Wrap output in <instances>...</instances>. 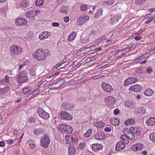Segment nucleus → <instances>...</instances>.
<instances>
[{"label":"nucleus","mask_w":155,"mask_h":155,"mask_svg":"<svg viewBox=\"0 0 155 155\" xmlns=\"http://www.w3.org/2000/svg\"><path fill=\"white\" fill-rule=\"evenodd\" d=\"M48 34V32L46 31H43L41 33V34L39 36V38L41 40H43L47 38L49 36V35H51V34L49 33Z\"/></svg>","instance_id":"obj_17"},{"label":"nucleus","mask_w":155,"mask_h":155,"mask_svg":"<svg viewBox=\"0 0 155 155\" xmlns=\"http://www.w3.org/2000/svg\"><path fill=\"white\" fill-rule=\"evenodd\" d=\"M91 49L89 48H84V53H86L90 51Z\"/></svg>","instance_id":"obj_56"},{"label":"nucleus","mask_w":155,"mask_h":155,"mask_svg":"<svg viewBox=\"0 0 155 155\" xmlns=\"http://www.w3.org/2000/svg\"><path fill=\"white\" fill-rule=\"evenodd\" d=\"M110 121L111 124L114 126H118L120 124L119 120L117 118H111Z\"/></svg>","instance_id":"obj_22"},{"label":"nucleus","mask_w":155,"mask_h":155,"mask_svg":"<svg viewBox=\"0 0 155 155\" xmlns=\"http://www.w3.org/2000/svg\"><path fill=\"white\" fill-rule=\"evenodd\" d=\"M143 147V145L140 143H137L133 145L132 147V149L135 151L138 150H141Z\"/></svg>","instance_id":"obj_16"},{"label":"nucleus","mask_w":155,"mask_h":155,"mask_svg":"<svg viewBox=\"0 0 155 155\" xmlns=\"http://www.w3.org/2000/svg\"><path fill=\"white\" fill-rule=\"evenodd\" d=\"M65 124H61L59 125L58 128V129L59 131H61L63 133H65V130L66 128Z\"/></svg>","instance_id":"obj_27"},{"label":"nucleus","mask_w":155,"mask_h":155,"mask_svg":"<svg viewBox=\"0 0 155 155\" xmlns=\"http://www.w3.org/2000/svg\"><path fill=\"white\" fill-rule=\"evenodd\" d=\"M142 89V86L139 84H136L135 85L131 86L129 88L130 91H133L134 92H138L141 91Z\"/></svg>","instance_id":"obj_10"},{"label":"nucleus","mask_w":155,"mask_h":155,"mask_svg":"<svg viewBox=\"0 0 155 155\" xmlns=\"http://www.w3.org/2000/svg\"><path fill=\"white\" fill-rule=\"evenodd\" d=\"M126 130V132L124 133V134L123 135H124L126 136L127 137H128V136L130 135V134H131L132 133L130 130V129L129 130L128 129H124V132H125Z\"/></svg>","instance_id":"obj_41"},{"label":"nucleus","mask_w":155,"mask_h":155,"mask_svg":"<svg viewBox=\"0 0 155 155\" xmlns=\"http://www.w3.org/2000/svg\"><path fill=\"white\" fill-rule=\"evenodd\" d=\"M106 38V36H103L99 39V41H100L101 42L104 41V40Z\"/></svg>","instance_id":"obj_62"},{"label":"nucleus","mask_w":155,"mask_h":155,"mask_svg":"<svg viewBox=\"0 0 155 155\" xmlns=\"http://www.w3.org/2000/svg\"><path fill=\"white\" fill-rule=\"evenodd\" d=\"M106 100L107 104L109 105H112L115 102V98L114 97L112 96H108L106 98Z\"/></svg>","instance_id":"obj_13"},{"label":"nucleus","mask_w":155,"mask_h":155,"mask_svg":"<svg viewBox=\"0 0 155 155\" xmlns=\"http://www.w3.org/2000/svg\"><path fill=\"white\" fill-rule=\"evenodd\" d=\"M111 128L110 127H106L104 129V131L107 132H109L111 131Z\"/></svg>","instance_id":"obj_61"},{"label":"nucleus","mask_w":155,"mask_h":155,"mask_svg":"<svg viewBox=\"0 0 155 155\" xmlns=\"http://www.w3.org/2000/svg\"><path fill=\"white\" fill-rule=\"evenodd\" d=\"M89 18L88 16H81L78 18L77 24L79 25H81L88 20Z\"/></svg>","instance_id":"obj_9"},{"label":"nucleus","mask_w":155,"mask_h":155,"mask_svg":"<svg viewBox=\"0 0 155 155\" xmlns=\"http://www.w3.org/2000/svg\"><path fill=\"white\" fill-rule=\"evenodd\" d=\"M140 128L137 127H131L130 130L131 132L135 135H139L140 134Z\"/></svg>","instance_id":"obj_15"},{"label":"nucleus","mask_w":155,"mask_h":155,"mask_svg":"<svg viewBox=\"0 0 155 155\" xmlns=\"http://www.w3.org/2000/svg\"><path fill=\"white\" fill-rule=\"evenodd\" d=\"M68 155H73L76 153V149L74 146L70 145L68 147Z\"/></svg>","instance_id":"obj_20"},{"label":"nucleus","mask_w":155,"mask_h":155,"mask_svg":"<svg viewBox=\"0 0 155 155\" xmlns=\"http://www.w3.org/2000/svg\"><path fill=\"white\" fill-rule=\"evenodd\" d=\"M64 83L62 82L61 81H60L52 84L51 86H54L55 85V89H58Z\"/></svg>","instance_id":"obj_28"},{"label":"nucleus","mask_w":155,"mask_h":155,"mask_svg":"<svg viewBox=\"0 0 155 155\" xmlns=\"http://www.w3.org/2000/svg\"><path fill=\"white\" fill-rule=\"evenodd\" d=\"M35 68H31L30 69V74L31 76H35Z\"/></svg>","instance_id":"obj_39"},{"label":"nucleus","mask_w":155,"mask_h":155,"mask_svg":"<svg viewBox=\"0 0 155 155\" xmlns=\"http://www.w3.org/2000/svg\"><path fill=\"white\" fill-rule=\"evenodd\" d=\"M27 0H23L21 1L19 4L20 6L23 8H26L27 7H28L29 5V4Z\"/></svg>","instance_id":"obj_23"},{"label":"nucleus","mask_w":155,"mask_h":155,"mask_svg":"<svg viewBox=\"0 0 155 155\" xmlns=\"http://www.w3.org/2000/svg\"><path fill=\"white\" fill-rule=\"evenodd\" d=\"M46 54L42 48L38 49L33 53V57L37 60H44L46 58Z\"/></svg>","instance_id":"obj_1"},{"label":"nucleus","mask_w":155,"mask_h":155,"mask_svg":"<svg viewBox=\"0 0 155 155\" xmlns=\"http://www.w3.org/2000/svg\"><path fill=\"white\" fill-rule=\"evenodd\" d=\"M91 146V148L93 150V151L94 152L96 151V144H95L94 143L92 144Z\"/></svg>","instance_id":"obj_49"},{"label":"nucleus","mask_w":155,"mask_h":155,"mask_svg":"<svg viewBox=\"0 0 155 155\" xmlns=\"http://www.w3.org/2000/svg\"><path fill=\"white\" fill-rule=\"evenodd\" d=\"M138 79L134 77L128 78L124 81V85L125 86L134 83L137 81Z\"/></svg>","instance_id":"obj_6"},{"label":"nucleus","mask_w":155,"mask_h":155,"mask_svg":"<svg viewBox=\"0 0 155 155\" xmlns=\"http://www.w3.org/2000/svg\"><path fill=\"white\" fill-rule=\"evenodd\" d=\"M35 119H34L32 117H31L29 118L28 121L30 123H34Z\"/></svg>","instance_id":"obj_53"},{"label":"nucleus","mask_w":155,"mask_h":155,"mask_svg":"<svg viewBox=\"0 0 155 155\" xmlns=\"http://www.w3.org/2000/svg\"><path fill=\"white\" fill-rule=\"evenodd\" d=\"M27 23V21L26 20L21 18L16 19L15 21V24L18 26L25 25Z\"/></svg>","instance_id":"obj_11"},{"label":"nucleus","mask_w":155,"mask_h":155,"mask_svg":"<svg viewBox=\"0 0 155 155\" xmlns=\"http://www.w3.org/2000/svg\"><path fill=\"white\" fill-rule=\"evenodd\" d=\"M96 147L97 150L102 149L103 147L102 145L101 144H96Z\"/></svg>","instance_id":"obj_48"},{"label":"nucleus","mask_w":155,"mask_h":155,"mask_svg":"<svg viewBox=\"0 0 155 155\" xmlns=\"http://www.w3.org/2000/svg\"><path fill=\"white\" fill-rule=\"evenodd\" d=\"M18 81L19 83L22 84L26 82L28 80L27 77L23 73L20 72L18 74Z\"/></svg>","instance_id":"obj_8"},{"label":"nucleus","mask_w":155,"mask_h":155,"mask_svg":"<svg viewBox=\"0 0 155 155\" xmlns=\"http://www.w3.org/2000/svg\"><path fill=\"white\" fill-rule=\"evenodd\" d=\"M150 56L149 53H146L143 54V55L139 56L138 58L135 59L134 61L136 62H138L140 60H141L146 58L149 57Z\"/></svg>","instance_id":"obj_18"},{"label":"nucleus","mask_w":155,"mask_h":155,"mask_svg":"<svg viewBox=\"0 0 155 155\" xmlns=\"http://www.w3.org/2000/svg\"><path fill=\"white\" fill-rule=\"evenodd\" d=\"M135 123L134 120L132 119H128L125 122V124L127 126H129L130 125L133 124Z\"/></svg>","instance_id":"obj_32"},{"label":"nucleus","mask_w":155,"mask_h":155,"mask_svg":"<svg viewBox=\"0 0 155 155\" xmlns=\"http://www.w3.org/2000/svg\"><path fill=\"white\" fill-rule=\"evenodd\" d=\"M37 112L39 116L44 119L47 120L49 117V114L44 110L42 108L38 107Z\"/></svg>","instance_id":"obj_4"},{"label":"nucleus","mask_w":155,"mask_h":155,"mask_svg":"<svg viewBox=\"0 0 155 155\" xmlns=\"http://www.w3.org/2000/svg\"><path fill=\"white\" fill-rule=\"evenodd\" d=\"M130 51V49L127 47V48L124 49L122 51H123L125 52V53L127 52Z\"/></svg>","instance_id":"obj_64"},{"label":"nucleus","mask_w":155,"mask_h":155,"mask_svg":"<svg viewBox=\"0 0 155 155\" xmlns=\"http://www.w3.org/2000/svg\"><path fill=\"white\" fill-rule=\"evenodd\" d=\"M149 137L152 141L155 142V132H153L150 134Z\"/></svg>","instance_id":"obj_44"},{"label":"nucleus","mask_w":155,"mask_h":155,"mask_svg":"<svg viewBox=\"0 0 155 155\" xmlns=\"http://www.w3.org/2000/svg\"><path fill=\"white\" fill-rule=\"evenodd\" d=\"M105 136L101 133H97L95 135V138L97 140H104L105 139Z\"/></svg>","instance_id":"obj_21"},{"label":"nucleus","mask_w":155,"mask_h":155,"mask_svg":"<svg viewBox=\"0 0 155 155\" xmlns=\"http://www.w3.org/2000/svg\"><path fill=\"white\" fill-rule=\"evenodd\" d=\"M124 105L125 107H131L132 105V103L131 102L129 101H126L124 103Z\"/></svg>","instance_id":"obj_42"},{"label":"nucleus","mask_w":155,"mask_h":155,"mask_svg":"<svg viewBox=\"0 0 155 155\" xmlns=\"http://www.w3.org/2000/svg\"><path fill=\"white\" fill-rule=\"evenodd\" d=\"M64 63V62L63 61V62H61V63L58 66L56 67V69L58 70H60L61 69H64V67H65V66H64L63 67H61V65Z\"/></svg>","instance_id":"obj_47"},{"label":"nucleus","mask_w":155,"mask_h":155,"mask_svg":"<svg viewBox=\"0 0 155 155\" xmlns=\"http://www.w3.org/2000/svg\"><path fill=\"white\" fill-rule=\"evenodd\" d=\"M120 141H122V143H124V144H127L129 143V140L126 136L122 135L120 136Z\"/></svg>","instance_id":"obj_24"},{"label":"nucleus","mask_w":155,"mask_h":155,"mask_svg":"<svg viewBox=\"0 0 155 155\" xmlns=\"http://www.w3.org/2000/svg\"><path fill=\"white\" fill-rule=\"evenodd\" d=\"M106 1L108 5H111L114 2V0H107Z\"/></svg>","instance_id":"obj_60"},{"label":"nucleus","mask_w":155,"mask_h":155,"mask_svg":"<svg viewBox=\"0 0 155 155\" xmlns=\"http://www.w3.org/2000/svg\"><path fill=\"white\" fill-rule=\"evenodd\" d=\"M10 51L14 55H18L22 52V49L19 46L17 45H13L10 48Z\"/></svg>","instance_id":"obj_5"},{"label":"nucleus","mask_w":155,"mask_h":155,"mask_svg":"<svg viewBox=\"0 0 155 155\" xmlns=\"http://www.w3.org/2000/svg\"><path fill=\"white\" fill-rule=\"evenodd\" d=\"M31 87L30 86L25 87L23 89L22 92L24 94H28L31 91Z\"/></svg>","instance_id":"obj_26"},{"label":"nucleus","mask_w":155,"mask_h":155,"mask_svg":"<svg viewBox=\"0 0 155 155\" xmlns=\"http://www.w3.org/2000/svg\"><path fill=\"white\" fill-rule=\"evenodd\" d=\"M69 140H70L71 143H73L74 142V140L72 137H69Z\"/></svg>","instance_id":"obj_58"},{"label":"nucleus","mask_w":155,"mask_h":155,"mask_svg":"<svg viewBox=\"0 0 155 155\" xmlns=\"http://www.w3.org/2000/svg\"><path fill=\"white\" fill-rule=\"evenodd\" d=\"M68 8L66 6H64L61 7L59 12L62 13H66L68 12Z\"/></svg>","instance_id":"obj_34"},{"label":"nucleus","mask_w":155,"mask_h":155,"mask_svg":"<svg viewBox=\"0 0 155 155\" xmlns=\"http://www.w3.org/2000/svg\"><path fill=\"white\" fill-rule=\"evenodd\" d=\"M101 87L107 92L111 93L114 91V89L112 88L111 86L109 84L103 83L101 84Z\"/></svg>","instance_id":"obj_7"},{"label":"nucleus","mask_w":155,"mask_h":155,"mask_svg":"<svg viewBox=\"0 0 155 155\" xmlns=\"http://www.w3.org/2000/svg\"><path fill=\"white\" fill-rule=\"evenodd\" d=\"M74 107V106L73 104L70 103H67L65 104V107L64 108L65 110H68L73 108Z\"/></svg>","instance_id":"obj_37"},{"label":"nucleus","mask_w":155,"mask_h":155,"mask_svg":"<svg viewBox=\"0 0 155 155\" xmlns=\"http://www.w3.org/2000/svg\"><path fill=\"white\" fill-rule=\"evenodd\" d=\"M121 18L120 15L118 14L114 15L110 20V22L112 25L117 23Z\"/></svg>","instance_id":"obj_12"},{"label":"nucleus","mask_w":155,"mask_h":155,"mask_svg":"<svg viewBox=\"0 0 155 155\" xmlns=\"http://www.w3.org/2000/svg\"><path fill=\"white\" fill-rule=\"evenodd\" d=\"M50 143V140L47 134H44L40 140L41 145L45 148H47Z\"/></svg>","instance_id":"obj_2"},{"label":"nucleus","mask_w":155,"mask_h":155,"mask_svg":"<svg viewBox=\"0 0 155 155\" xmlns=\"http://www.w3.org/2000/svg\"><path fill=\"white\" fill-rule=\"evenodd\" d=\"M105 124L101 121H96L94 122V125L97 127H101L104 126Z\"/></svg>","instance_id":"obj_33"},{"label":"nucleus","mask_w":155,"mask_h":155,"mask_svg":"<svg viewBox=\"0 0 155 155\" xmlns=\"http://www.w3.org/2000/svg\"><path fill=\"white\" fill-rule=\"evenodd\" d=\"M58 114L60 116V118L63 120H71L73 119L72 116L69 113L65 111H61Z\"/></svg>","instance_id":"obj_3"},{"label":"nucleus","mask_w":155,"mask_h":155,"mask_svg":"<svg viewBox=\"0 0 155 155\" xmlns=\"http://www.w3.org/2000/svg\"><path fill=\"white\" fill-rule=\"evenodd\" d=\"M135 71L136 73L139 74L143 73L144 71L142 67H139L136 68Z\"/></svg>","instance_id":"obj_38"},{"label":"nucleus","mask_w":155,"mask_h":155,"mask_svg":"<svg viewBox=\"0 0 155 155\" xmlns=\"http://www.w3.org/2000/svg\"><path fill=\"white\" fill-rule=\"evenodd\" d=\"M153 71L152 68L151 67H148L147 68L146 72L149 73H151Z\"/></svg>","instance_id":"obj_52"},{"label":"nucleus","mask_w":155,"mask_h":155,"mask_svg":"<svg viewBox=\"0 0 155 155\" xmlns=\"http://www.w3.org/2000/svg\"><path fill=\"white\" fill-rule=\"evenodd\" d=\"M76 33L75 32H72L68 37V40L70 41H72L76 36Z\"/></svg>","instance_id":"obj_30"},{"label":"nucleus","mask_w":155,"mask_h":155,"mask_svg":"<svg viewBox=\"0 0 155 155\" xmlns=\"http://www.w3.org/2000/svg\"><path fill=\"white\" fill-rule=\"evenodd\" d=\"M9 87L7 86H6L5 87L0 89V94H3L7 93L9 91Z\"/></svg>","instance_id":"obj_29"},{"label":"nucleus","mask_w":155,"mask_h":155,"mask_svg":"<svg viewBox=\"0 0 155 155\" xmlns=\"http://www.w3.org/2000/svg\"><path fill=\"white\" fill-rule=\"evenodd\" d=\"M154 92L151 89H147L144 92V94L146 96H151Z\"/></svg>","instance_id":"obj_35"},{"label":"nucleus","mask_w":155,"mask_h":155,"mask_svg":"<svg viewBox=\"0 0 155 155\" xmlns=\"http://www.w3.org/2000/svg\"><path fill=\"white\" fill-rule=\"evenodd\" d=\"M39 134H42L44 132V130L42 128H40L37 130Z\"/></svg>","instance_id":"obj_63"},{"label":"nucleus","mask_w":155,"mask_h":155,"mask_svg":"<svg viewBox=\"0 0 155 155\" xmlns=\"http://www.w3.org/2000/svg\"><path fill=\"white\" fill-rule=\"evenodd\" d=\"M69 18L68 16L64 17L63 18L64 21L65 22H67L69 21Z\"/></svg>","instance_id":"obj_57"},{"label":"nucleus","mask_w":155,"mask_h":155,"mask_svg":"<svg viewBox=\"0 0 155 155\" xmlns=\"http://www.w3.org/2000/svg\"><path fill=\"white\" fill-rule=\"evenodd\" d=\"M66 128L65 130V133L66 132L68 133L71 134L72 133L73 131V129L70 126L67 125H66Z\"/></svg>","instance_id":"obj_36"},{"label":"nucleus","mask_w":155,"mask_h":155,"mask_svg":"<svg viewBox=\"0 0 155 155\" xmlns=\"http://www.w3.org/2000/svg\"><path fill=\"white\" fill-rule=\"evenodd\" d=\"M29 12H31L30 15H31V17H34V16H35L36 15L35 14V12H34V11H31Z\"/></svg>","instance_id":"obj_54"},{"label":"nucleus","mask_w":155,"mask_h":155,"mask_svg":"<svg viewBox=\"0 0 155 155\" xmlns=\"http://www.w3.org/2000/svg\"><path fill=\"white\" fill-rule=\"evenodd\" d=\"M80 8L82 11H85L87 9V5L82 4L80 6Z\"/></svg>","instance_id":"obj_45"},{"label":"nucleus","mask_w":155,"mask_h":155,"mask_svg":"<svg viewBox=\"0 0 155 155\" xmlns=\"http://www.w3.org/2000/svg\"><path fill=\"white\" fill-rule=\"evenodd\" d=\"M9 82V81L8 79H4L2 81H1V83L2 84H5L6 83V84H8Z\"/></svg>","instance_id":"obj_50"},{"label":"nucleus","mask_w":155,"mask_h":155,"mask_svg":"<svg viewBox=\"0 0 155 155\" xmlns=\"http://www.w3.org/2000/svg\"><path fill=\"white\" fill-rule=\"evenodd\" d=\"M103 9L101 8L98 9L95 14L94 17L96 18H98L102 14Z\"/></svg>","instance_id":"obj_31"},{"label":"nucleus","mask_w":155,"mask_h":155,"mask_svg":"<svg viewBox=\"0 0 155 155\" xmlns=\"http://www.w3.org/2000/svg\"><path fill=\"white\" fill-rule=\"evenodd\" d=\"M134 134L132 133L130 134L129 136H128V138L129 139L131 140H135V138L134 137Z\"/></svg>","instance_id":"obj_46"},{"label":"nucleus","mask_w":155,"mask_h":155,"mask_svg":"<svg viewBox=\"0 0 155 155\" xmlns=\"http://www.w3.org/2000/svg\"><path fill=\"white\" fill-rule=\"evenodd\" d=\"M120 113V110L117 109H115L114 111V113L115 115H117L119 114Z\"/></svg>","instance_id":"obj_55"},{"label":"nucleus","mask_w":155,"mask_h":155,"mask_svg":"<svg viewBox=\"0 0 155 155\" xmlns=\"http://www.w3.org/2000/svg\"><path fill=\"white\" fill-rule=\"evenodd\" d=\"M154 19V17H152L151 18H149L146 21L145 23L147 24H149Z\"/></svg>","instance_id":"obj_51"},{"label":"nucleus","mask_w":155,"mask_h":155,"mask_svg":"<svg viewBox=\"0 0 155 155\" xmlns=\"http://www.w3.org/2000/svg\"><path fill=\"white\" fill-rule=\"evenodd\" d=\"M125 147V144L120 141L118 143L116 146L115 149L117 151H119L123 150Z\"/></svg>","instance_id":"obj_14"},{"label":"nucleus","mask_w":155,"mask_h":155,"mask_svg":"<svg viewBox=\"0 0 155 155\" xmlns=\"http://www.w3.org/2000/svg\"><path fill=\"white\" fill-rule=\"evenodd\" d=\"M134 45V44L133 43H130L127 45V47L129 48H131Z\"/></svg>","instance_id":"obj_59"},{"label":"nucleus","mask_w":155,"mask_h":155,"mask_svg":"<svg viewBox=\"0 0 155 155\" xmlns=\"http://www.w3.org/2000/svg\"><path fill=\"white\" fill-rule=\"evenodd\" d=\"M44 2L43 0H36L35 4L37 6H42Z\"/></svg>","instance_id":"obj_43"},{"label":"nucleus","mask_w":155,"mask_h":155,"mask_svg":"<svg viewBox=\"0 0 155 155\" xmlns=\"http://www.w3.org/2000/svg\"><path fill=\"white\" fill-rule=\"evenodd\" d=\"M147 124L150 126L155 125V117H151L149 118L147 120Z\"/></svg>","instance_id":"obj_19"},{"label":"nucleus","mask_w":155,"mask_h":155,"mask_svg":"<svg viewBox=\"0 0 155 155\" xmlns=\"http://www.w3.org/2000/svg\"><path fill=\"white\" fill-rule=\"evenodd\" d=\"M85 141H83L81 143L78 145V149L79 150H81L83 149L85 147Z\"/></svg>","instance_id":"obj_40"},{"label":"nucleus","mask_w":155,"mask_h":155,"mask_svg":"<svg viewBox=\"0 0 155 155\" xmlns=\"http://www.w3.org/2000/svg\"><path fill=\"white\" fill-rule=\"evenodd\" d=\"M146 110L144 107H141L137 109V112L139 114L142 116L145 114L146 112Z\"/></svg>","instance_id":"obj_25"}]
</instances>
